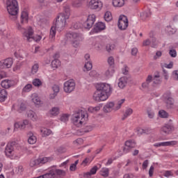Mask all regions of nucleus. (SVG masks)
I'll use <instances>...</instances> for the list:
<instances>
[{
	"instance_id": "nucleus-1",
	"label": "nucleus",
	"mask_w": 178,
	"mask_h": 178,
	"mask_svg": "<svg viewBox=\"0 0 178 178\" xmlns=\"http://www.w3.org/2000/svg\"><path fill=\"white\" fill-rule=\"evenodd\" d=\"M29 23V13L27 11H22L20 17V22L16 23V27L19 31H21L23 34L24 38H26L28 42H31V41H40L41 40V36L38 35V38L33 35H34V31L31 27H29L27 30L24 29V24H27Z\"/></svg>"
},
{
	"instance_id": "nucleus-2",
	"label": "nucleus",
	"mask_w": 178,
	"mask_h": 178,
	"mask_svg": "<svg viewBox=\"0 0 178 178\" xmlns=\"http://www.w3.org/2000/svg\"><path fill=\"white\" fill-rule=\"evenodd\" d=\"M97 91L93 95V99L98 102L106 101L109 95L112 94V87L106 83H97L96 86Z\"/></svg>"
},
{
	"instance_id": "nucleus-3",
	"label": "nucleus",
	"mask_w": 178,
	"mask_h": 178,
	"mask_svg": "<svg viewBox=\"0 0 178 178\" xmlns=\"http://www.w3.org/2000/svg\"><path fill=\"white\" fill-rule=\"evenodd\" d=\"M66 20H67V19L65 17V14L60 13L58 15L56 20V26H51L50 29L49 38L51 42H54L55 41V36L56 35V29L63 30V29L66 26Z\"/></svg>"
},
{
	"instance_id": "nucleus-4",
	"label": "nucleus",
	"mask_w": 178,
	"mask_h": 178,
	"mask_svg": "<svg viewBox=\"0 0 178 178\" xmlns=\"http://www.w3.org/2000/svg\"><path fill=\"white\" fill-rule=\"evenodd\" d=\"M6 9L8 15H10V19L13 22L17 20V15L19 14V3L17 0H7Z\"/></svg>"
},
{
	"instance_id": "nucleus-5",
	"label": "nucleus",
	"mask_w": 178,
	"mask_h": 178,
	"mask_svg": "<svg viewBox=\"0 0 178 178\" xmlns=\"http://www.w3.org/2000/svg\"><path fill=\"white\" fill-rule=\"evenodd\" d=\"M87 113L83 110H79L77 112L74 113L72 117V122L73 124L80 127L84 122H86V115Z\"/></svg>"
},
{
	"instance_id": "nucleus-6",
	"label": "nucleus",
	"mask_w": 178,
	"mask_h": 178,
	"mask_svg": "<svg viewBox=\"0 0 178 178\" xmlns=\"http://www.w3.org/2000/svg\"><path fill=\"white\" fill-rule=\"evenodd\" d=\"M67 38L70 40L73 47L75 48H77V47L79 45L80 41H83V37L81 34L77 33H67Z\"/></svg>"
},
{
	"instance_id": "nucleus-7",
	"label": "nucleus",
	"mask_w": 178,
	"mask_h": 178,
	"mask_svg": "<svg viewBox=\"0 0 178 178\" xmlns=\"http://www.w3.org/2000/svg\"><path fill=\"white\" fill-rule=\"evenodd\" d=\"M17 145V143L16 141L9 142L5 149V154L8 158H12L13 155H15V147Z\"/></svg>"
},
{
	"instance_id": "nucleus-8",
	"label": "nucleus",
	"mask_w": 178,
	"mask_h": 178,
	"mask_svg": "<svg viewBox=\"0 0 178 178\" xmlns=\"http://www.w3.org/2000/svg\"><path fill=\"white\" fill-rule=\"evenodd\" d=\"M76 88V82L73 79H69L65 81L63 84V90L65 92L70 94V92H73L74 89Z\"/></svg>"
},
{
	"instance_id": "nucleus-9",
	"label": "nucleus",
	"mask_w": 178,
	"mask_h": 178,
	"mask_svg": "<svg viewBox=\"0 0 178 178\" xmlns=\"http://www.w3.org/2000/svg\"><path fill=\"white\" fill-rule=\"evenodd\" d=\"M120 30H126L129 27V19L125 15H120L118 22Z\"/></svg>"
},
{
	"instance_id": "nucleus-10",
	"label": "nucleus",
	"mask_w": 178,
	"mask_h": 178,
	"mask_svg": "<svg viewBox=\"0 0 178 178\" xmlns=\"http://www.w3.org/2000/svg\"><path fill=\"white\" fill-rule=\"evenodd\" d=\"M104 4L101 0H90L89 2V8L92 10H101Z\"/></svg>"
},
{
	"instance_id": "nucleus-11",
	"label": "nucleus",
	"mask_w": 178,
	"mask_h": 178,
	"mask_svg": "<svg viewBox=\"0 0 178 178\" xmlns=\"http://www.w3.org/2000/svg\"><path fill=\"white\" fill-rule=\"evenodd\" d=\"M95 15L92 14L88 17L87 20L83 23V27L85 29H91L95 23Z\"/></svg>"
},
{
	"instance_id": "nucleus-12",
	"label": "nucleus",
	"mask_w": 178,
	"mask_h": 178,
	"mask_svg": "<svg viewBox=\"0 0 178 178\" xmlns=\"http://www.w3.org/2000/svg\"><path fill=\"white\" fill-rule=\"evenodd\" d=\"M136 147V141L133 140H127L125 142V146L123 147V152L124 154H127L128 152H130V150L132 148Z\"/></svg>"
},
{
	"instance_id": "nucleus-13",
	"label": "nucleus",
	"mask_w": 178,
	"mask_h": 178,
	"mask_svg": "<svg viewBox=\"0 0 178 178\" xmlns=\"http://www.w3.org/2000/svg\"><path fill=\"white\" fill-rule=\"evenodd\" d=\"M164 101L166 104V106L168 108H173V105L175 104V99L170 97V95L168 94L163 95Z\"/></svg>"
},
{
	"instance_id": "nucleus-14",
	"label": "nucleus",
	"mask_w": 178,
	"mask_h": 178,
	"mask_svg": "<svg viewBox=\"0 0 178 178\" xmlns=\"http://www.w3.org/2000/svg\"><path fill=\"white\" fill-rule=\"evenodd\" d=\"M29 124V120H25L23 121V122H16L14 124L15 130H17V129H19V130H23V129H26V126Z\"/></svg>"
},
{
	"instance_id": "nucleus-15",
	"label": "nucleus",
	"mask_w": 178,
	"mask_h": 178,
	"mask_svg": "<svg viewBox=\"0 0 178 178\" xmlns=\"http://www.w3.org/2000/svg\"><path fill=\"white\" fill-rule=\"evenodd\" d=\"M15 82L12 80L6 79L1 81V86L3 88H10V87H13Z\"/></svg>"
},
{
	"instance_id": "nucleus-16",
	"label": "nucleus",
	"mask_w": 178,
	"mask_h": 178,
	"mask_svg": "<svg viewBox=\"0 0 178 178\" xmlns=\"http://www.w3.org/2000/svg\"><path fill=\"white\" fill-rule=\"evenodd\" d=\"M128 82H129V78L127 76H122L119 79L118 87L120 88H124V87L127 86Z\"/></svg>"
},
{
	"instance_id": "nucleus-17",
	"label": "nucleus",
	"mask_w": 178,
	"mask_h": 178,
	"mask_svg": "<svg viewBox=\"0 0 178 178\" xmlns=\"http://www.w3.org/2000/svg\"><path fill=\"white\" fill-rule=\"evenodd\" d=\"M2 63L3 69H9L10 67H12V65H13V60L11 58H8L2 61Z\"/></svg>"
},
{
	"instance_id": "nucleus-18",
	"label": "nucleus",
	"mask_w": 178,
	"mask_h": 178,
	"mask_svg": "<svg viewBox=\"0 0 178 178\" xmlns=\"http://www.w3.org/2000/svg\"><path fill=\"white\" fill-rule=\"evenodd\" d=\"M113 106H115V103L108 102L104 106L103 111L105 112V113H109V112H112Z\"/></svg>"
},
{
	"instance_id": "nucleus-19",
	"label": "nucleus",
	"mask_w": 178,
	"mask_h": 178,
	"mask_svg": "<svg viewBox=\"0 0 178 178\" xmlns=\"http://www.w3.org/2000/svg\"><path fill=\"white\" fill-rule=\"evenodd\" d=\"M105 24L103 22H98L95 24V27L94 28V33H99V31L105 30Z\"/></svg>"
},
{
	"instance_id": "nucleus-20",
	"label": "nucleus",
	"mask_w": 178,
	"mask_h": 178,
	"mask_svg": "<svg viewBox=\"0 0 178 178\" xmlns=\"http://www.w3.org/2000/svg\"><path fill=\"white\" fill-rule=\"evenodd\" d=\"M40 134L42 137H48V136L52 134V131L48 128L42 127L40 128Z\"/></svg>"
},
{
	"instance_id": "nucleus-21",
	"label": "nucleus",
	"mask_w": 178,
	"mask_h": 178,
	"mask_svg": "<svg viewBox=\"0 0 178 178\" xmlns=\"http://www.w3.org/2000/svg\"><path fill=\"white\" fill-rule=\"evenodd\" d=\"M8 98V91L5 89L0 90V102H5Z\"/></svg>"
},
{
	"instance_id": "nucleus-22",
	"label": "nucleus",
	"mask_w": 178,
	"mask_h": 178,
	"mask_svg": "<svg viewBox=\"0 0 178 178\" xmlns=\"http://www.w3.org/2000/svg\"><path fill=\"white\" fill-rule=\"evenodd\" d=\"M173 127L171 125L165 124L161 128V131L165 134H170L172 133Z\"/></svg>"
},
{
	"instance_id": "nucleus-23",
	"label": "nucleus",
	"mask_w": 178,
	"mask_h": 178,
	"mask_svg": "<svg viewBox=\"0 0 178 178\" xmlns=\"http://www.w3.org/2000/svg\"><path fill=\"white\" fill-rule=\"evenodd\" d=\"M13 106L15 111H17L19 113H22V112L26 111V104L24 103H21L17 106Z\"/></svg>"
},
{
	"instance_id": "nucleus-24",
	"label": "nucleus",
	"mask_w": 178,
	"mask_h": 178,
	"mask_svg": "<svg viewBox=\"0 0 178 178\" xmlns=\"http://www.w3.org/2000/svg\"><path fill=\"white\" fill-rule=\"evenodd\" d=\"M151 10H147L140 13V17L142 20H147V19H149V17H151Z\"/></svg>"
},
{
	"instance_id": "nucleus-25",
	"label": "nucleus",
	"mask_w": 178,
	"mask_h": 178,
	"mask_svg": "<svg viewBox=\"0 0 178 178\" xmlns=\"http://www.w3.org/2000/svg\"><path fill=\"white\" fill-rule=\"evenodd\" d=\"M27 116L29 119H31L33 122H35L37 120V119H38L35 113L31 110H30L27 112Z\"/></svg>"
},
{
	"instance_id": "nucleus-26",
	"label": "nucleus",
	"mask_w": 178,
	"mask_h": 178,
	"mask_svg": "<svg viewBox=\"0 0 178 178\" xmlns=\"http://www.w3.org/2000/svg\"><path fill=\"white\" fill-rule=\"evenodd\" d=\"M151 131H152V129L149 128H145V129L139 128L137 130L138 134L139 136H141L143 134H149V133H151Z\"/></svg>"
},
{
	"instance_id": "nucleus-27",
	"label": "nucleus",
	"mask_w": 178,
	"mask_h": 178,
	"mask_svg": "<svg viewBox=\"0 0 178 178\" xmlns=\"http://www.w3.org/2000/svg\"><path fill=\"white\" fill-rule=\"evenodd\" d=\"M113 5L115 8H122L124 6V0H113Z\"/></svg>"
},
{
	"instance_id": "nucleus-28",
	"label": "nucleus",
	"mask_w": 178,
	"mask_h": 178,
	"mask_svg": "<svg viewBox=\"0 0 178 178\" xmlns=\"http://www.w3.org/2000/svg\"><path fill=\"white\" fill-rule=\"evenodd\" d=\"M97 170H98V167L97 165H95L93 168H91L90 172H86L84 176L86 177H90V176H92V175H95L97 173Z\"/></svg>"
},
{
	"instance_id": "nucleus-29",
	"label": "nucleus",
	"mask_w": 178,
	"mask_h": 178,
	"mask_svg": "<svg viewBox=\"0 0 178 178\" xmlns=\"http://www.w3.org/2000/svg\"><path fill=\"white\" fill-rule=\"evenodd\" d=\"M63 10H64V13H63L64 14V17H65V19H69L70 16V6L67 5L65 6Z\"/></svg>"
},
{
	"instance_id": "nucleus-30",
	"label": "nucleus",
	"mask_w": 178,
	"mask_h": 178,
	"mask_svg": "<svg viewBox=\"0 0 178 178\" xmlns=\"http://www.w3.org/2000/svg\"><path fill=\"white\" fill-rule=\"evenodd\" d=\"M131 115H133V110L131 108H128L125 111V113L122 118V120H124L127 119V118H129V116H131Z\"/></svg>"
},
{
	"instance_id": "nucleus-31",
	"label": "nucleus",
	"mask_w": 178,
	"mask_h": 178,
	"mask_svg": "<svg viewBox=\"0 0 178 178\" xmlns=\"http://www.w3.org/2000/svg\"><path fill=\"white\" fill-rule=\"evenodd\" d=\"M39 161V165H44V163H47V162H51L52 161L51 157H43L40 159H38Z\"/></svg>"
},
{
	"instance_id": "nucleus-32",
	"label": "nucleus",
	"mask_w": 178,
	"mask_h": 178,
	"mask_svg": "<svg viewBox=\"0 0 178 178\" xmlns=\"http://www.w3.org/2000/svg\"><path fill=\"white\" fill-rule=\"evenodd\" d=\"M51 66L53 69H58L60 66V60L54 59L51 61Z\"/></svg>"
},
{
	"instance_id": "nucleus-33",
	"label": "nucleus",
	"mask_w": 178,
	"mask_h": 178,
	"mask_svg": "<svg viewBox=\"0 0 178 178\" xmlns=\"http://www.w3.org/2000/svg\"><path fill=\"white\" fill-rule=\"evenodd\" d=\"M49 113L51 116H58L59 115V107H53L49 111Z\"/></svg>"
},
{
	"instance_id": "nucleus-34",
	"label": "nucleus",
	"mask_w": 178,
	"mask_h": 178,
	"mask_svg": "<svg viewBox=\"0 0 178 178\" xmlns=\"http://www.w3.org/2000/svg\"><path fill=\"white\" fill-rule=\"evenodd\" d=\"M153 83L154 84H161V83H162V79H161L159 74L154 75L153 78Z\"/></svg>"
},
{
	"instance_id": "nucleus-35",
	"label": "nucleus",
	"mask_w": 178,
	"mask_h": 178,
	"mask_svg": "<svg viewBox=\"0 0 178 178\" xmlns=\"http://www.w3.org/2000/svg\"><path fill=\"white\" fill-rule=\"evenodd\" d=\"M13 170L16 175H22L24 169H23V165H18L17 167H15Z\"/></svg>"
},
{
	"instance_id": "nucleus-36",
	"label": "nucleus",
	"mask_w": 178,
	"mask_h": 178,
	"mask_svg": "<svg viewBox=\"0 0 178 178\" xmlns=\"http://www.w3.org/2000/svg\"><path fill=\"white\" fill-rule=\"evenodd\" d=\"M116 46L113 43H108L106 45V50L107 52H111V51H113Z\"/></svg>"
},
{
	"instance_id": "nucleus-37",
	"label": "nucleus",
	"mask_w": 178,
	"mask_h": 178,
	"mask_svg": "<svg viewBox=\"0 0 178 178\" xmlns=\"http://www.w3.org/2000/svg\"><path fill=\"white\" fill-rule=\"evenodd\" d=\"M113 73H115V70L112 67H109L105 72V76L108 78L112 77L113 76Z\"/></svg>"
},
{
	"instance_id": "nucleus-38",
	"label": "nucleus",
	"mask_w": 178,
	"mask_h": 178,
	"mask_svg": "<svg viewBox=\"0 0 178 178\" xmlns=\"http://www.w3.org/2000/svg\"><path fill=\"white\" fill-rule=\"evenodd\" d=\"M161 147H170L171 145H176V141L161 142Z\"/></svg>"
},
{
	"instance_id": "nucleus-39",
	"label": "nucleus",
	"mask_w": 178,
	"mask_h": 178,
	"mask_svg": "<svg viewBox=\"0 0 178 178\" xmlns=\"http://www.w3.org/2000/svg\"><path fill=\"white\" fill-rule=\"evenodd\" d=\"M104 20L106 22H111V20H112V13H111V12H106L104 14Z\"/></svg>"
},
{
	"instance_id": "nucleus-40",
	"label": "nucleus",
	"mask_w": 178,
	"mask_h": 178,
	"mask_svg": "<svg viewBox=\"0 0 178 178\" xmlns=\"http://www.w3.org/2000/svg\"><path fill=\"white\" fill-rule=\"evenodd\" d=\"M40 68V65L38 63H35L31 68V74H35L37 72H38V69Z\"/></svg>"
},
{
	"instance_id": "nucleus-41",
	"label": "nucleus",
	"mask_w": 178,
	"mask_h": 178,
	"mask_svg": "<svg viewBox=\"0 0 178 178\" xmlns=\"http://www.w3.org/2000/svg\"><path fill=\"white\" fill-rule=\"evenodd\" d=\"M38 165H40V162L38 161V159L31 160L30 163H29V166H31V168H34V166H37Z\"/></svg>"
},
{
	"instance_id": "nucleus-42",
	"label": "nucleus",
	"mask_w": 178,
	"mask_h": 178,
	"mask_svg": "<svg viewBox=\"0 0 178 178\" xmlns=\"http://www.w3.org/2000/svg\"><path fill=\"white\" fill-rule=\"evenodd\" d=\"M28 143L29 144H35L37 143V137L31 135L28 139Z\"/></svg>"
},
{
	"instance_id": "nucleus-43",
	"label": "nucleus",
	"mask_w": 178,
	"mask_h": 178,
	"mask_svg": "<svg viewBox=\"0 0 178 178\" xmlns=\"http://www.w3.org/2000/svg\"><path fill=\"white\" fill-rule=\"evenodd\" d=\"M33 84L35 87H40V86H42V82L40 79H35L33 81Z\"/></svg>"
},
{
	"instance_id": "nucleus-44",
	"label": "nucleus",
	"mask_w": 178,
	"mask_h": 178,
	"mask_svg": "<svg viewBox=\"0 0 178 178\" xmlns=\"http://www.w3.org/2000/svg\"><path fill=\"white\" fill-rule=\"evenodd\" d=\"M32 88H33V85L27 84L26 86H25V87H24L22 91L24 92H30V91H31Z\"/></svg>"
},
{
	"instance_id": "nucleus-45",
	"label": "nucleus",
	"mask_w": 178,
	"mask_h": 178,
	"mask_svg": "<svg viewBox=\"0 0 178 178\" xmlns=\"http://www.w3.org/2000/svg\"><path fill=\"white\" fill-rule=\"evenodd\" d=\"M60 120L61 122H63L64 123H66V122L69 121V115L63 114V115H61Z\"/></svg>"
},
{
	"instance_id": "nucleus-46",
	"label": "nucleus",
	"mask_w": 178,
	"mask_h": 178,
	"mask_svg": "<svg viewBox=\"0 0 178 178\" xmlns=\"http://www.w3.org/2000/svg\"><path fill=\"white\" fill-rule=\"evenodd\" d=\"M147 115H148V118H149V119H154V116H155V113L154 112V111H152V109L148 108Z\"/></svg>"
},
{
	"instance_id": "nucleus-47",
	"label": "nucleus",
	"mask_w": 178,
	"mask_h": 178,
	"mask_svg": "<svg viewBox=\"0 0 178 178\" xmlns=\"http://www.w3.org/2000/svg\"><path fill=\"white\" fill-rule=\"evenodd\" d=\"M124 101H126V99H122L118 102L117 106H115L116 111L119 110L120 108H122V105H123V104H124Z\"/></svg>"
},
{
	"instance_id": "nucleus-48",
	"label": "nucleus",
	"mask_w": 178,
	"mask_h": 178,
	"mask_svg": "<svg viewBox=\"0 0 178 178\" xmlns=\"http://www.w3.org/2000/svg\"><path fill=\"white\" fill-rule=\"evenodd\" d=\"M169 55L171 58H176L177 56V51H176V49H172L169 51Z\"/></svg>"
},
{
	"instance_id": "nucleus-49",
	"label": "nucleus",
	"mask_w": 178,
	"mask_h": 178,
	"mask_svg": "<svg viewBox=\"0 0 178 178\" xmlns=\"http://www.w3.org/2000/svg\"><path fill=\"white\" fill-rule=\"evenodd\" d=\"M101 109V106H97L95 107H90L88 108L89 112H98Z\"/></svg>"
},
{
	"instance_id": "nucleus-50",
	"label": "nucleus",
	"mask_w": 178,
	"mask_h": 178,
	"mask_svg": "<svg viewBox=\"0 0 178 178\" xmlns=\"http://www.w3.org/2000/svg\"><path fill=\"white\" fill-rule=\"evenodd\" d=\"M160 118H166L168 116V114L166 113V111L161 110L159 112Z\"/></svg>"
},
{
	"instance_id": "nucleus-51",
	"label": "nucleus",
	"mask_w": 178,
	"mask_h": 178,
	"mask_svg": "<svg viewBox=\"0 0 178 178\" xmlns=\"http://www.w3.org/2000/svg\"><path fill=\"white\" fill-rule=\"evenodd\" d=\"M84 67L87 70H90L92 69V63L90 61H88L86 63Z\"/></svg>"
},
{
	"instance_id": "nucleus-52",
	"label": "nucleus",
	"mask_w": 178,
	"mask_h": 178,
	"mask_svg": "<svg viewBox=\"0 0 178 178\" xmlns=\"http://www.w3.org/2000/svg\"><path fill=\"white\" fill-rule=\"evenodd\" d=\"M102 176H104V177H107V176H109V170L108 168L103 170L101 171Z\"/></svg>"
},
{
	"instance_id": "nucleus-53",
	"label": "nucleus",
	"mask_w": 178,
	"mask_h": 178,
	"mask_svg": "<svg viewBox=\"0 0 178 178\" xmlns=\"http://www.w3.org/2000/svg\"><path fill=\"white\" fill-rule=\"evenodd\" d=\"M108 63L110 66H113V65H115V58H113L112 56H110L108 58Z\"/></svg>"
},
{
	"instance_id": "nucleus-54",
	"label": "nucleus",
	"mask_w": 178,
	"mask_h": 178,
	"mask_svg": "<svg viewBox=\"0 0 178 178\" xmlns=\"http://www.w3.org/2000/svg\"><path fill=\"white\" fill-rule=\"evenodd\" d=\"M164 176L165 177H172V176H173V172L170 170H166L164 172Z\"/></svg>"
},
{
	"instance_id": "nucleus-55",
	"label": "nucleus",
	"mask_w": 178,
	"mask_h": 178,
	"mask_svg": "<svg viewBox=\"0 0 178 178\" xmlns=\"http://www.w3.org/2000/svg\"><path fill=\"white\" fill-rule=\"evenodd\" d=\"M73 143L74 144V145H81V144H83V139L77 138L73 142Z\"/></svg>"
},
{
	"instance_id": "nucleus-56",
	"label": "nucleus",
	"mask_w": 178,
	"mask_h": 178,
	"mask_svg": "<svg viewBox=\"0 0 178 178\" xmlns=\"http://www.w3.org/2000/svg\"><path fill=\"white\" fill-rule=\"evenodd\" d=\"M32 101L35 105H40V104H41V99H40V97H34L32 99Z\"/></svg>"
},
{
	"instance_id": "nucleus-57",
	"label": "nucleus",
	"mask_w": 178,
	"mask_h": 178,
	"mask_svg": "<svg viewBox=\"0 0 178 178\" xmlns=\"http://www.w3.org/2000/svg\"><path fill=\"white\" fill-rule=\"evenodd\" d=\"M151 44H152V48H156V38H152L151 40Z\"/></svg>"
},
{
	"instance_id": "nucleus-58",
	"label": "nucleus",
	"mask_w": 178,
	"mask_h": 178,
	"mask_svg": "<svg viewBox=\"0 0 178 178\" xmlns=\"http://www.w3.org/2000/svg\"><path fill=\"white\" fill-rule=\"evenodd\" d=\"M172 79L178 81V70H175L172 72Z\"/></svg>"
},
{
	"instance_id": "nucleus-59",
	"label": "nucleus",
	"mask_w": 178,
	"mask_h": 178,
	"mask_svg": "<svg viewBox=\"0 0 178 178\" xmlns=\"http://www.w3.org/2000/svg\"><path fill=\"white\" fill-rule=\"evenodd\" d=\"M52 90L54 91V93L58 94V92H59V86L58 85H54L52 87Z\"/></svg>"
},
{
	"instance_id": "nucleus-60",
	"label": "nucleus",
	"mask_w": 178,
	"mask_h": 178,
	"mask_svg": "<svg viewBox=\"0 0 178 178\" xmlns=\"http://www.w3.org/2000/svg\"><path fill=\"white\" fill-rule=\"evenodd\" d=\"M89 76L90 77H97V76H98V73L95 70H92L90 72Z\"/></svg>"
},
{
	"instance_id": "nucleus-61",
	"label": "nucleus",
	"mask_w": 178,
	"mask_h": 178,
	"mask_svg": "<svg viewBox=\"0 0 178 178\" xmlns=\"http://www.w3.org/2000/svg\"><path fill=\"white\" fill-rule=\"evenodd\" d=\"M143 47H148V45H151V40L149 39H147L143 42Z\"/></svg>"
},
{
	"instance_id": "nucleus-62",
	"label": "nucleus",
	"mask_w": 178,
	"mask_h": 178,
	"mask_svg": "<svg viewBox=\"0 0 178 178\" xmlns=\"http://www.w3.org/2000/svg\"><path fill=\"white\" fill-rule=\"evenodd\" d=\"M122 74L125 76L129 73V70L127 69V65H124V67L122 70Z\"/></svg>"
},
{
	"instance_id": "nucleus-63",
	"label": "nucleus",
	"mask_w": 178,
	"mask_h": 178,
	"mask_svg": "<svg viewBox=\"0 0 178 178\" xmlns=\"http://www.w3.org/2000/svg\"><path fill=\"white\" fill-rule=\"evenodd\" d=\"M90 131H92V126L91 125L86 126V127L85 128L84 132L90 133Z\"/></svg>"
},
{
	"instance_id": "nucleus-64",
	"label": "nucleus",
	"mask_w": 178,
	"mask_h": 178,
	"mask_svg": "<svg viewBox=\"0 0 178 178\" xmlns=\"http://www.w3.org/2000/svg\"><path fill=\"white\" fill-rule=\"evenodd\" d=\"M148 163H149L148 160H145V161L143 163V165H142L143 169H147V168H148Z\"/></svg>"
}]
</instances>
